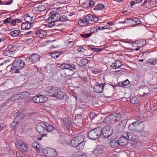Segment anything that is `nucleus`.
<instances>
[{
  "instance_id": "obj_1",
  "label": "nucleus",
  "mask_w": 157,
  "mask_h": 157,
  "mask_svg": "<svg viewBox=\"0 0 157 157\" xmlns=\"http://www.w3.org/2000/svg\"><path fill=\"white\" fill-rule=\"evenodd\" d=\"M54 127L52 125L44 123H39L36 126V130L41 135L42 137L47 136L46 132H52L54 129Z\"/></svg>"
},
{
  "instance_id": "obj_2",
  "label": "nucleus",
  "mask_w": 157,
  "mask_h": 157,
  "mask_svg": "<svg viewBox=\"0 0 157 157\" xmlns=\"http://www.w3.org/2000/svg\"><path fill=\"white\" fill-rule=\"evenodd\" d=\"M144 125L142 122L137 121L130 124L128 129L131 132H141L143 131Z\"/></svg>"
},
{
  "instance_id": "obj_3",
  "label": "nucleus",
  "mask_w": 157,
  "mask_h": 157,
  "mask_svg": "<svg viewBox=\"0 0 157 157\" xmlns=\"http://www.w3.org/2000/svg\"><path fill=\"white\" fill-rule=\"evenodd\" d=\"M24 65L25 63L22 59H17L13 63L11 71L13 73H19V69L23 68Z\"/></svg>"
},
{
  "instance_id": "obj_4",
  "label": "nucleus",
  "mask_w": 157,
  "mask_h": 157,
  "mask_svg": "<svg viewBox=\"0 0 157 157\" xmlns=\"http://www.w3.org/2000/svg\"><path fill=\"white\" fill-rule=\"evenodd\" d=\"M101 128L98 127L90 130L88 133V138L92 140H96L101 136Z\"/></svg>"
},
{
  "instance_id": "obj_5",
  "label": "nucleus",
  "mask_w": 157,
  "mask_h": 157,
  "mask_svg": "<svg viewBox=\"0 0 157 157\" xmlns=\"http://www.w3.org/2000/svg\"><path fill=\"white\" fill-rule=\"evenodd\" d=\"M101 135H102L105 138L109 137L112 135L113 132V128L110 125L106 126L102 129L101 128Z\"/></svg>"
},
{
  "instance_id": "obj_6",
  "label": "nucleus",
  "mask_w": 157,
  "mask_h": 157,
  "mask_svg": "<svg viewBox=\"0 0 157 157\" xmlns=\"http://www.w3.org/2000/svg\"><path fill=\"white\" fill-rule=\"evenodd\" d=\"M16 47L11 44L9 45V47L7 48V49L4 50L3 52V54L6 56L11 57L15 53L16 50Z\"/></svg>"
},
{
  "instance_id": "obj_7",
  "label": "nucleus",
  "mask_w": 157,
  "mask_h": 157,
  "mask_svg": "<svg viewBox=\"0 0 157 157\" xmlns=\"http://www.w3.org/2000/svg\"><path fill=\"white\" fill-rule=\"evenodd\" d=\"M84 136L83 135L76 137L71 140L70 145L73 147H76L78 146L79 142L84 140Z\"/></svg>"
},
{
  "instance_id": "obj_8",
  "label": "nucleus",
  "mask_w": 157,
  "mask_h": 157,
  "mask_svg": "<svg viewBox=\"0 0 157 157\" xmlns=\"http://www.w3.org/2000/svg\"><path fill=\"white\" fill-rule=\"evenodd\" d=\"M127 121V120L126 119H123L120 121L116 128V130L118 133H120L123 131Z\"/></svg>"
},
{
  "instance_id": "obj_9",
  "label": "nucleus",
  "mask_w": 157,
  "mask_h": 157,
  "mask_svg": "<svg viewBox=\"0 0 157 157\" xmlns=\"http://www.w3.org/2000/svg\"><path fill=\"white\" fill-rule=\"evenodd\" d=\"M92 15L89 14L86 16L83 19L80 20L78 23L81 25H86L89 24L90 22L92 21Z\"/></svg>"
},
{
  "instance_id": "obj_10",
  "label": "nucleus",
  "mask_w": 157,
  "mask_h": 157,
  "mask_svg": "<svg viewBox=\"0 0 157 157\" xmlns=\"http://www.w3.org/2000/svg\"><path fill=\"white\" fill-rule=\"evenodd\" d=\"M47 98L42 95H36L33 98L32 100L34 103H39L44 102L47 100Z\"/></svg>"
},
{
  "instance_id": "obj_11",
  "label": "nucleus",
  "mask_w": 157,
  "mask_h": 157,
  "mask_svg": "<svg viewBox=\"0 0 157 157\" xmlns=\"http://www.w3.org/2000/svg\"><path fill=\"white\" fill-rule=\"evenodd\" d=\"M56 90V88L53 87L52 86H48L45 88V90L46 93V94L48 96L54 97Z\"/></svg>"
},
{
  "instance_id": "obj_12",
  "label": "nucleus",
  "mask_w": 157,
  "mask_h": 157,
  "mask_svg": "<svg viewBox=\"0 0 157 157\" xmlns=\"http://www.w3.org/2000/svg\"><path fill=\"white\" fill-rule=\"evenodd\" d=\"M105 83H96L94 86V91L97 93H101L103 90Z\"/></svg>"
},
{
  "instance_id": "obj_13",
  "label": "nucleus",
  "mask_w": 157,
  "mask_h": 157,
  "mask_svg": "<svg viewBox=\"0 0 157 157\" xmlns=\"http://www.w3.org/2000/svg\"><path fill=\"white\" fill-rule=\"evenodd\" d=\"M40 56L37 53H33L29 57V60L33 63H35L40 60Z\"/></svg>"
},
{
  "instance_id": "obj_14",
  "label": "nucleus",
  "mask_w": 157,
  "mask_h": 157,
  "mask_svg": "<svg viewBox=\"0 0 157 157\" xmlns=\"http://www.w3.org/2000/svg\"><path fill=\"white\" fill-rule=\"evenodd\" d=\"M11 17L8 18L4 21V24L10 23L11 22V25L13 26H15L17 25H18V24L21 22V20L19 19H14L12 20L11 21Z\"/></svg>"
},
{
  "instance_id": "obj_15",
  "label": "nucleus",
  "mask_w": 157,
  "mask_h": 157,
  "mask_svg": "<svg viewBox=\"0 0 157 157\" xmlns=\"http://www.w3.org/2000/svg\"><path fill=\"white\" fill-rule=\"evenodd\" d=\"M120 115L118 113H116L115 114H113L107 117L106 119H109L111 123H113L114 121H117L120 119Z\"/></svg>"
},
{
  "instance_id": "obj_16",
  "label": "nucleus",
  "mask_w": 157,
  "mask_h": 157,
  "mask_svg": "<svg viewBox=\"0 0 157 157\" xmlns=\"http://www.w3.org/2000/svg\"><path fill=\"white\" fill-rule=\"evenodd\" d=\"M58 13V12H57V11H55L54 10L50 12V15L54 21L57 22L59 21V18L60 16V15Z\"/></svg>"
},
{
  "instance_id": "obj_17",
  "label": "nucleus",
  "mask_w": 157,
  "mask_h": 157,
  "mask_svg": "<svg viewBox=\"0 0 157 157\" xmlns=\"http://www.w3.org/2000/svg\"><path fill=\"white\" fill-rule=\"evenodd\" d=\"M60 67L62 69H68L73 71L75 70V68L74 65H71L67 63L62 64L60 66Z\"/></svg>"
},
{
  "instance_id": "obj_18",
  "label": "nucleus",
  "mask_w": 157,
  "mask_h": 157,
  "mask_svg": "<svg viewBox=\"0 0 157 157\" xmlns=\"http://www.w3.org/2000/svg\"><path fill=\"white\" fill-rule=\"evenodd\" d=\"M48 157H55L57 155L56 150L53 148H48Z\"/></svg>"
},
{
  "instance_id": "obj_19",
  "label": "nucleus",
  "mask_w": 157,
  "mask_h": 157,
  "mask_svg": "<svg viewBox=\"0 0 157 157\" xmlns=\"http://www.w3.org/2000/svg\"><path fill=\"white\" fill-rule=\"evenodd\" d=\"M65 93L62 91H57L55 92L54 97L59 99H62L64 97Z\"/></svg>"
},
{
  "instance_id": "obj_20",
  "label": "nucleus",
  "mask_w": 157,
  "mask_h": 157,
  "mask_svg": "<svg viewBox=\"0 0 157 157\" xmlns=\"http://www.w3.org/2000/svg\"><path fill=\"white\" fill-rule=\"evenodd\" d=\"M15 145L16 147H27L28 146L27 144L21 140H17L15 143Z\"/></svg>"
},
{
  "instance_id": "obj_21",
  "label": "nucleus",
  "mask_w": 157,
  "mask_h": 157,
  "mask_svg": "<svg viewBox=\"0 0 157 157\" xmlns=\"http://www.w3.org/2000/svg\"><path fill=\"white\" fill-rule=\"evenodd\" d=\"M139 139V136L134 133H129L128 140L132 141H137Z\"/></svg>"
},
{
  "instance_id": "obj_22",
  "label": "nucleus",
  "mask_w": 157,
  "mask_h": 157,
  "mask_svg": "<svg viewBox=\"0 0 157 157\" xmlns=\"http://www.w3.org/2000/svg\"><path fill=\"white\" fill-rule=\"evenodd\" d=\"M47 34L46 32L45 31L41 29L39 30L36 33V36L38 37L42 38L45 36Z\"/></svg>"
},
{
  "instance_id": "obj_23",
  "label": "nucleus",
  "mask_w": 157,
  "mask_h": 157,
  "mask_svg": "<svg viewBox=\"0 0 157 157\" xmlns=\"http://www.w3.org/2000/svg\"><path fill=\"white\" fill-rule=\"evenodd\" d=\"M32 24L25 22L21 24V28L22 30H26L30 29L31 27Z\"/></svg>"
},
{
  "instance_id": "obj_24",
  "label": "nucleus",
  "mask_w": 157,
  "mask_h": 157,
  "mask_svg": "<svg viewBox=\"0 0 157 157\" xmlns=\"http://www.w3.org/2000/svg\"><path fill=\"white\" fill-rule=\"evenodd\" d=\"M128 140L125 139L124 138H123V137H120L118 141L120 145L124 146L127 144Z\"/></svg>"
},
{
  "instance_id": "obj_25",
  "label": "nucleus",
  "mask_w": 157,
  "mask_h": 157,
  "mask_svg": "<svg viewBox=\"0 0 157 157\" xmlns=\"http://www.w3.org/2000/svg\"><path fill=\"white\" fill-rule=\"evenodd\" d=\"M122 65L121 61L119 60H116L110 65V67L113 68L117 69L120 68Z\"/></svg>"
},
{
  "instance_id": "obj_26",
  "label": "nucleus",
  "mask_w": 157,
  "mask_h": 157,
  "mask_svg": "<svg viewBox=\"0 0 157 157\" xmlns=\"http://www.w3.org/2000/svg\"><path fill=\"white\" fill-rule=\"evenodd\" d=\"M63 122L64 127L67 129H69L71 125V122L69 119L67 117L63 119Z\"/></svg>"
},
{
  "instance_id": "obj_27",
  "label": "nucleus",
  "mask_w": 157,
  "mask_h": 157,
  "mask_svg": "<svg viewBox=\"0 0 157 157\" xmlns=\"http://www.w3.org/2000/svg\"><path fill=\"white\" fill-rule=\"evenodd\" d=\"M103 151V150L102 148H95L93 151V154L97 156L102 154Z\"/></svg>"
},
{
  "instance_id": "obj_28",
  "label": "nucleus",
  "mask_w": 157,
  "mask_h": 157,
  "mask_svg": "<svg viewBox=\"0 0 157 157\" xmlns=\"http://www.w3.org/2000/svg\"><path fill=\"white\" fill-rule=\"evenodd\" d=\"M63 53V52L59 51L53 52L50 53V56L52 58L56 59L58 57Z\"/></svg>"
},
{
  "instance_id": "obj_29",
  "label": "nucleus",
  "mask_w": 157,
  "mask_h": 157,
  "mask_svg": "<svg viewBox=\"0 0 157 157\" xmlns=\"http://www.w3.org/2000/svg\"><path fill=\"white\" fill-rule=\"evenodd\" d=\"M88 62V61L86 59H83L79 61L78 64L81 66H83L86 65Z\"/></svg>"
},
{
  "instance_id": "obj_30",
  "label": "nucleus",
  "mask_w": 157,
  "mask_h": 157,
  "mask_svg": "<svg viewBox=\"0 0 157 157\" xmlns=\"http://www.w3.org/2000/svg\"><path fill=\"white\" fill-rule=\"evenodd\" d=\"M139 101V99L136 97H132L130 100V103L132 104H138Z\"/></svg>"
},
{
  "instance_id": "obj_31",
  "label": "nucleus",
  "mask_w": 157,
  "mask_h": 157,
  "mask_svg": "<svg viewBox=\"0 0 157 157\" xmlns=\"http://www.w3.org/2000/svg\"><path fill=\"white\" fill-rule=\"evenodd\" d=\"M21 99L26 98L29 95V93L28 92L24 91L23 92L20 93Z\"/></svg>"
},
{
  "instance_id": "obj_32",
  "label": "nucleus",
  "mask_w": 157,
  "mask_h": 157,
  "mask_svg": "<svg viewBox=\"0 0 157 157\" xmlns=\"http://www.w3.org/2000/svg\"><path fill=\"white\" fill-rule=\"evenodd\" d=\"M110 145L111 147H117L120 145V144L118 140H114L111 141Z\"/></svg>"
},
{
  "instance_id": "obj_33",
  "label": "nucleus",
  "mask_w": 157,
  "mask_h": 157,
  "mask_svg": "<svg viewBox=\"0 0 157 157\" xmlns=\"http://www.w3.org/2000/svg\"><path fill=\"white\" fill-rule=\"evenodd\" d=\"M59 25L58 24L57 22L53 21L52 22L49 23H48L47 25H46V26L48 27L52 28L54 26L55 27H56Z\"/></svg>"
},
{
  "instance_id": "obj_34",
  "label": "nucleus",
  "mask_w": 157,
  "mask_h": 157,
  "mask_svg": "<svg viewBox=\"0 0 157 157\" xmlns=\"http://www.w3.org/2000/svg\"><path fill=\"white\" fill-rule=\"evenodd\" d=\"M24 17L25 22L28 23H29L33 20L32 17L31 16H29L28 14L25 15Z\"/></svg>"
},
{
  "instance_id": "obj_35",
  "label": "nucleus",
  "mask_w": 157,
  "mask_h": 157,
  "mask_svg": "<svg viewBox=\"0 0 157 157\" xmlns=\"http://www.w3.org/2000/svg\"><path fill=\"white\" fill-rule=\"evenodd\" d=\"M19 94V93L14 94L11 97V100L13 101H15L21 99L20 95Z\"/></svg>"
},
{
  "instance_id": "obj_36",
  "label": "nucleus",
  "mask_w": 157,
  "mask_h": 157,
  "mask_svg": "<svg viewBox=\"0 0 157 157\" xmlns=\"http://www.w3.org/2000/svg\"><path fill=\"white\" fill-rule=\"evenodd\" d=\"M20 32L19 30H16L11 31L10 34L13 37L17 36L20 33Z\"/></svg>"
},
{
  "instance_id": "obj_37",
  "label": "nucleus",
  "mask_w": 157,
  "mask_h": 157,
  "mask_svg": "<svg viewBox=\"0 0 157 157\" xmlns=\"http://www.w3.org/2000/svg\"><path fill=\"white\" fill-rule=\"evenodd\" d=\"M147 62L150 63L151 65H155L157 63V59L155 58H152L148 59L147 60Z\"/></svg>"
},
{
  "instance_id": "obj_38",
  "label": "nucleus",
  "mask_w": 157,
  "mask_h": 157,
  "mask_svg": "<svg viewBox=\"0 0 157 157\" xmlns=\"http://www.w3.org/2000/svg\"><path fill=\"white\" fill-rule=\"evenodd\" d=\"M136 44H139L140 45L139 46L141 47H142L146 44V41L143 39L137 40L136 41Z\"/></svg>"
},
{
  "instance_id": "obj_39",
  "label": "nucleus",
  "mask_w": 157,
  "mask_h": 157,
  "mask_svg": "<svg viewBox=\"0 0 157 157\" xmlns=\"http://www.w3.org/2000/svg\"><path fill=\"white\" fill-rule=\"evenodd\" d=\"M75 123L78 125L80 124L82 122V118L78 119V116L76 117L74 120Z\"/></svg>"
},
{
  "instance_id": "obj_40",
  "label": "nucleus",
  "mask_w": 157,
  "mask_h": 157,
  "mask_svg": "<svg viewBox=\"0 0 157 157\" xmlns=\"http://www.w3.org/2000/svg\"><path fill=\"white\" fill-rule=\"evenodd\" d=\"M68 18L65 15H63L62 16L59 17V21L61 22H64L67 21Z\"/></svg>"
},
{
  "instance_id": "obj_41",
  "label": "nucleus",
  "mask_w": 157,
  "mask_h": 157,
  "mask_svg": "<svg viewBox=\"0 0 157 157\" xmlns=\"http://www.w3.org/2000/svg\"><path fill=\"white\" fill-rule=\"evenodd\" d=\"M104 6L102 4H99L96 6L95 9L97 10H102L104 8Z\"/></svg>"
},
{
  "instance_id": "obj_42",
  "label": "nucleus",
  "mask_w": 157,
  "mask_h": 157,
  "mask_svg": "<svg viewBox=\"0 0 157 157\" xmlns=\"http://www.w3.org/2000/svg\"><path fill=\"white\" fill-rule=\"evenodd\" d=\"M129 135V133H128V132H124L122 133V136L121 137H123V138H124L125 139H126L128 140Z\"/></svg>"
},
{
  "instance_id": "obj_43",
  "label": "nucleus",
  "mask_w": 157,
  "mask_h": 157,
  "mask_svg": "<svg viewBox=\"0 0 157 157\" xmlns=\"http://www.w3.org/2000/svg\"><path fill=\"white\" fill-rule=\"evenodd\" d=\"M148 91H145L142 90L140 92V94L141 96H145L148 93Z\"/></svg>"
},
{
  "instance_id": "obj_44",
  "label": "nucleus",
  "mask_w": 157,
  "mask_h": 157,
  "mask_svg": "<svg viewBox=\"0 0 157 157\" xmlns=\"http://www.w3.org/2000/svg\"><path fill=\"white\" fill-rule=\"evenodd\" d=\"M38 10L40 11H42L45 10L46 8L43 5H39L38 7Z\"/></svg>"
},
{
  "instance_id": "obj_45",
  "label": "nucleus",
  "mask_w": 157,
  "mask_h": 157,
  "mask_svg": "<svg viewBox=\"0 0 157 157\" xmlns=\"http://www.w3.org/2000/svg\"><path fill=\"white\" fill-rule=\"evenodd\" d=\"M84 140H82L81 141L79 142L78 146L79 147H83L85 146V142L83 141Z\"/></svg>"
},
{
  "instance_id": "obj_46",
  "label": "nucleus",
  "mask_w": 157,
  "mask_h": 157,
  "mask_svg": "<svg viewBox=\"0 0 157 157\" xmlns=\"http://www.w3.org/2000/svg\"><path fill=\"white\" fill-rule=\"evenodd\" d=\"M16 119H15L14 120V121L12 122L11 124V128H12L13 129H14L16 128L17 127V124L16 123L15 121H16Z\"/></svg>"
},
{
  "instance_id": "obj_47",
  "label": "nucleus",
  "mask_w": 157,
  "mask_h": 157,
  "mask_svg": "<svg viewBox=\"0 0 157 157\" xmlns=\"http://www.w3.org/2000/svg\"><path fill=\"white\" fill-rule=\"evenodd\" d=\"M150 132L147 131H144L142 133V135L145 137H147L150 135Z\"/></svg>"
},
{
  "instance_id": "obj_48",
  "label": "nucleus",
  "mask_w": 157,
  "mask_h": 157,
  "mask_svg": "<svg viewBox=\"0 0 157 157\" xmlns=\"http://www.w3.org/2000/svg\"><path fill=\"white\" fill-rule=\"evenodd\" d=\"M138 19L136 18H134L133 19H132V18H128L127 19V21L128 20H130L132 21L133 23H137V21H138Z\"/></svg>"
},
{
  "instance_id": "obj_49",
  "label": "nucleus",
  "mask_w": 157,
  "mask_h": 157,
  "mask_svg": "<svg viewBox=\"0 0 157 157\" xmlns=\"http://www.w3.org/2000/svg\"><path fill=\"white\" fill-rule=\"evenodd\" d=\"M77 50L79 52H83L85 51L84 48L82 46H78L77 48Z\"/></svg>"
},
{
  "instance_id": "obj_50",
  "label": "nucleus",
  "mask_w": 157,
  "mask_h": 157,
  "mask_svg": "<svg viewBox=\"0 0 157 157\" xmlns=\"http://www.w3.org/2000/svg\"><path fill=\"white\" fill-rule=\"evenodd\" d=\"M98 30V29H97L96 27H94L91 29L90 30V33H97Z\"/></svg>"
},
{
  "instance_id": "obj_51",
  "label": "nucleus",
  "mask_w": 157,
  "mask_h": 157,
  "mask_svg": "<svg viewBox=\"0 0 157 157\" xmlns=\"http://www.w3.org/2000/svg\"><path fill=\"white\" fill-rule=\"evenodd\" d=\"M48 148H45L44 149H43L42 152L46 156H47V154L48 153Z\"/></svg>"
},
{
  "instance_id": "obj_52",
  "label": "nucleus",
  "mask_w": 157,
  "mask_h": 157,
  "mask_svg": "<svg viewBox=\"0 0 157 157\" xmlns=\"http://www.w3.org/2000/svg\"><path fill=\"white\" fill-rule=\"evenodd\" d=\"M33 147H40V145L38 144V143L36 141H34L32 143Z\"/></svg>"
},
{
  "instance_id": "obj_53",
  "label": "nucleus",
  "mask_w": 157,
  "mask_h": 157,
  "mask_svg": "<svg viewBox=\"0 0 157 157\" xmlns=\"http://www.w3.org/2000/svg\"><path fill=\"white\" fill-rule=\"evenodd\" d=\"M93 18L92 19V21H93L95 22H97L99 20V19L98 17H96L95 15H92Z\"/></svg>"
},
{
  "instance_id": "obj_54",
  "label": "nucleus",
  "mask_w": 157,
  "mask_h": 157,
  "mask_svg": "<svg viewBox=\"0 0 157 157\" xmlns=\"http://www.w3.org/2000/svg\"><path fill=\"white\" fill-rule=\"evenodd\" d=\"M65 8L66 7L64 6H63L62 7H59L55 9L54 10H55V11H57V12L58 13L59 11H61L62 10H63V8L65 9Z\"/></svg>"
},
{
  "instance_id": "obj_55",
  "label": "nucleus",
  "mask_w": 157,
  "mask_h": 157,
  "mask_svg": "<svg viewBox=\"0 0 157 157\" xmlns=\"http://www.w3.org/2000/svg\"><path fill=\"white\" fill-rule=\"evenodd\" d=\"M71 0H62L60 2H59V3H60L61 4H67L69 3L70 2V1Z\"/></svg>"
},
{
  "instance_id": "obj_56",
  "label": "nucleus",
  "mask_w": 157,
  "mask_h": 157,
  "mask_svg": "<svg viewBox=\"0 0 157 157\" xmlns=\"http://www.w3.org/2000/svg\"><path fill=\"white\" fill-rule=\"evenodd\" d=\"M53 21H54L51 16H50L46 20V21L48 23H49L52 22Z\"/></svg>"
},
{
  "instance_id": "obj_57",
  "label": "nucleus",
  "mask_w": 157,
  "mask_h": 157,
  "mask_svg": "<svg viewBox=\"0 0 157 157\" xmlns=\"http://www.w3.org/2000/svg\"><path fill=\"white\" fill-rule=\"evenodd\" d=\"M12 0H10L7 2H2L1 3L3 5H9L11 4L12 2Z\"/></svg>"
},
{
  "instance_id": "obj_58",
  "label": "nucleus",
  "mask_w": 157,
  "mask_h": 157,
  "mask_svg": "<svg viewBox=\"0 0 157 157\" xmlns=\"http://www.w3.org/2000/svg\"><path fill=\"white\" fill-rule=\"evenodd\" d=\"M110 27L109 28H108V26L107 25H106L105 26H104V27H99L98 28V30H102L103 29H109Z\"/></svg>"
},
{
  "instance_id": "obj_59",
  "label": "nucleus",
  "mask_w": 157,
  "mask_h": 157,
  "mask_svg": "<svg viewBox=\"0 0 157 157\" xmlns=\"http://www.w3.org/2000/svg\"><path fill=\"white\" fill-rule=\"evenodd\" d=\"M42 148H36V151L37 153L42 152Z\"/></svg>"
},
{
  "instance_id": "obj_60",
  "label": "nucleus",
  "mask_w": 157,
  "mask_h": 157,
  "mask_svg": "<svg viewBox=\"0 0 157 157\" xmlns=\"http://www.w3.org/2000/svg\"><path fill=\"white\" fill-rule=\"evenodd\" d=\"M28 148H21L20 151L22 152V153L25 152L28 150Z\"/></svg>"
},
{
  "instance_id": "obj_61",
  "label": "nucleus",
  "mask_w": 157,
  "mask_h": 157,
  "mask_svg": "<svg viewBox=\"0 0 157 157\" xmlns=\"http://www.w3.org/2000/svg\"><path fill=\"white\" fill-rule=\"evenodd\" d=\"M67 43L69 44L71 43H73V44H74V41L73 39L71 38H69L67 41Z\"/></svg>"
},
{
  "instance_id": "obj_62",
  "label": "nucleus",
  "mask_w": 157,
  "mask_h": 157,
  "mask_svg": "<svg viewBox=\"0 0 157 157\" xmlns=\"http://www.w3.org/2000/svg\"><path fill=\"white\" fill-rule=\"evenodd\" d=\"M94 4V2L92 1H91L89 2V7L92 8L93 7Z\"/></svg>"
},
{
  "instance_id": "obj_63",
  "label": "nucleus",
  "mask_w": 157,
  "mask_h": 157,
  "mask_svg": "<svg viewBox=\"0 0 157 157\" xmlns=\"http://www.w3.org/2000/svg\"><path fill=\"white\" fill-rule=\"evenodd\" d=\"M81 78V80L84 82L87 81V78L85 76L82 77Z\"/></svg>"
},
{
  "instance_id": "obj_64",
  "label": "nucleus",
  "mask_w": 157,
  "mask_h": 157,
  "mask_svg": "<svg viewBox=\"0 0 157 157\" xmlns=\"http://www.w3.org/2000/svg\"><path fill=\"white\" fill-rule=\"evenodd\" d=\"M75 157H87L85 154H82V155H75Z\"/></svg>"
}]
</instances>
